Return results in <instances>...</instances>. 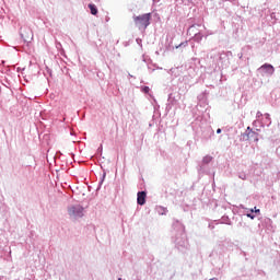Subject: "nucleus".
<instances>
[{"label": "nucleus", "mask_w": 280, "mask_h": 280, "mask_svg": "<svg viewBox=\"0 0 280 280\" xmlns=\"http://www.w3.org/2000/svg\"><path fill=\"white\" fill-rule=\"evenodd\" d=\"M259 211H260L259 209L255 208V213H259Z\"/></svg>", "instance_id": "obj_11"}, {"label": "nucleus", "mask_w": 280, "mask_h": 280, "mask_svg": "<svg viewBox=\"0 0 280 280\" xmlns=\"http://www.w3.org/2000/svg\"><path fill=\"white\" fill-rule=\"evenodd\" d=\"M68 212L71 218H82L84 215V208L82 206H72Z\"/></svg>", "instance_id": "obj_2"}, {"label": "nucleus", "mask_w": 280, "mask_h": 280, "mask_svg": "<svg viewBox=\"0 0 280 280\" xmlns=\"http://www.w3.org/2000/svg\"><path fill=\"white\" fill-rule=\"evenodd\" d=\"M22 38L24 43H31V40L34 38V35L32 34V31H27L25 33H22Z\"/></svg>", "instance_id": "obj_4"}, {"label": "nucleus", "mask_w": 280, "mask_h": 280, "mask_svg": "<svg viewBox=\"0 0 280 280\" xmlns=\"http://www.w3.org/2000/svg\"><path fill=\"white\" fill-rule=\"evenodd\" d=\"M142 91H143V93H150V88L144 86V88L142 89Z\"/></svg>", "instance_id": "obj_8"}, {"label": "nucleus", "mask_w": 280, "mask_h": 280, "mask_svg": "<svg viewBox=\"0 0 280 280\" xmlns=\"http://www.w3.org/2000/svg\"><path fill=\"white\" fill-rule=\"evenodd\" d=\"M253 135H255V132H249V133H248L249 137H253Z\"/></svg>", "instance_id": "obj_12"}, {"label": "nucleus", "mask_w": 280, "mask_h": 280, "mask_svg": "<svg viewBox=\"0 0 280 280\" xmlns=\"http://www.w3.org/2000/svg\"><path fill=\"white\" fill-rule=\"evenodd\" d=\"M247 218H250L252 220H255V215H253V214H247Z\"/></svg>", "instance_id": "obj_9"}, {"label": "nucleus", "mask_w": 280, "mask_h": 280, "mask_svg": "<svg viewBox=\"0 0 280 280\" xmlns=\"http://www.w3.org/2000/svg\"><path fill=\"white\" fill-rule=\"evenodd\" d=\"M150 19H151L150 13L133 18L136 27H139V30H145V27L150 25Z\"/></svg>", "instance_id": "obj_1"}, {"label": "nucleus", "mask_w": 280, "mask_h": 280, "mask_svg": "<svg viewBox=\"0 0 280 280\" xmlns=\"http://www.w3.org/2000/svg\"><path fill=\"white\" fill-rule=\"evenodd\" d=\"M261 69H266L269 75H272V73H275V67H272V65L265 63L264 66H261Z\"/></svg>", "instance_id": "obj_5"}, {"label": "nucleus", "mask_w": 280, "mask_h": 280, "mask_svg": "<svg viewBox=\"0 0 280 280\" xmlns=\"http://www.w3.org/2000/svg\"><path fill=\"white\" fill-rule=\"evenodd\" d=\"M210 280H218L217 278H212V279H210Z\"/></svg>", "instance_id": "obj_13"}, {"label": "nucleus", "mask_w": 280, "mask_h": 280, "mask_svg": "<svg viewBox=\"0 0 280 280\" xmlns=\"http://www.w3.org/2000/svg\"><path fill=\"white\" fill-rule=\"evenodd\" d=\"M211 156H206L205 159H203V161H205V163H209V162H211Z\"/></svg>", "instance_id": "obj_7"}, {"label": "nucleus", "mask_w": 280, "mask_h": 280, "mask_svg": "<svg viewBox=\"0 0 280 280\" xmlns=\"http://www.w3.org/2000/svg\"><path fill=\"white\" fill-rule=\"evenodd\" d=\"M220 132H222V129L217 130V135H220Z\"/></svg>", "instance_id": "obj_10"}, {"label": "nucleus", "mask_w": 280, "mask_h": 280, "mask_svg": "<svg viewBox=\"0 0 280 280\" xmlns=\"http://www.w3.org/2000/svg\"><path fill=\"white\" fill-rule=\"evenodd\" d=\"M145 198H147L145 191H139L138 192V198H137L138 205H140V206L145 205Z\"/></svg>", "instance_id": "obj_3"}, {"label": "nucleus", "mask_w": 280, "mask_h": 280, "mask_svg": "<svg viewBox=\"0 0 280 280\" xmlns=\"http://www.w3.org/2000/svg\"><path fill=\"white\" fill-rule=\"evenodd\" d=\"M89 8L91 10V14H93V16H96V14H97V7H95V4H89Z\"/></svg>", "instance_id": "obj_6"}]
</instances>
